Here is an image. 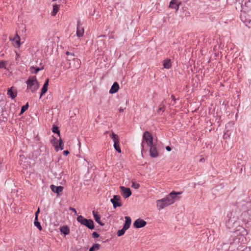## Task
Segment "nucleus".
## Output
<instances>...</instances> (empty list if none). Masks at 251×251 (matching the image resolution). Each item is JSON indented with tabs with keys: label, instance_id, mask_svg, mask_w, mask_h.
<instances>
[{
	"label": "nucleus",
	"instance_id": "a211bd4d",
	"mask_svg": "<svg viewBox=\"0 0 251 251\" xmlns=\"http://www.w3.org/2000/svg\"><path fill=\"white\" fill-rule=\"evenodd\" d=\"M163 66L165 68L169 69L172 67L171 61L170 59H166L163 61Z\"/></svg>",
	"mask_w": 251,
	"mask_h": 251
},
{
	"label": "nucleus",
	"instance_id": "37998d69",
	"mask_svg": "<svg viewBox=\"0 0 251 251\" xmlns=\"http://www.w3.org/2000/svg\"><path fill=\"white\" fill-rule=\"evenodd\" d=\"M39 208H38L37 211L35 213V216H36V215H38V214L39 213Z\"/></svg>",
	"mask_w": 251,
	"mask_h": 251
},
{
	"label": "nucleus",
	"instance_id": "58836bf2",
	"mask_svg": "<svg viewBox=\"0 0 251 251\" xmlns=\"http://www.w3.org/2000/svg\"><path fill=\"white\" fill-rule=\"evenodd\" d=\"M69 153V151H63V154H64V155H68Z\"/></svg>",
	"mask_w": 251,
	"mask_h": 251
},
{
	"label": "nucleus",
	"instance_id": "4468645a",
	"mask_svg": "<svg viewBox=\"0 0 251 251\" xmlns=\"http://www.w3.org/2000/svg\"><path fill=\"white\" fill-rule=\"evenodd\" d=\"M119 89V85L116 82H114L109 90V93L114 94L116 93Z\"/></svg>",
	"mask_w": 251,
	"mask_h": 251
},
{
	"label": "nucleus",
	"instance_id": "ddd939ff",
	"mask_svg": "<svg viewBox=\"0 0 251 251\" xmlns=\"http://www.w3.org/2000/svg\"><path fill=\"white\" fill-rule=\"evenodd\" d=\"M50 189L52 192L59 194L60 193L62 192L63 187L61 186H55L53 185H51Z\"/></svg>",
	"mask_w": 251,
	"mask_h": 251
},
{
	"label": "nucleus",
	"instance_id": "e433bc0d",
	"mask_svg": "<svg viewBox=\"0 0 251 251\" xmlns=\"http://www.w3.org/2000/svg\"><path fill=\"white\" fill-rule=\"evenodd\" d=\"M69 209H70V210H71V211H73V212H74V213H75V215H76V214H77V212H76V210H75L74 208H73V207H70L69 208Z\"/></svg>",
	"mask_w": 251,
	"mask_h": 251
},
{
	"label": "nucleus",
	"instance_id": "aec40b11",
	"mask_svg": "<svg viewBox=\"0 0 251 251\" xmlns=\"http://www.w3.org/2000/svg\"><path fill=\"white\" fill-rule=\"evenodd\" d=\"M12 89V88L8 89L7 91V95L13 99L17 96V92L16 91H13Z\"/></svg>",
	"mask_w": 251,
	"mask_h": 251
},
{
	"label": "nucleus",
	"instance_id": "f3484780",
	"mask_svg": "<svg viewBox=\"0 0 251 251\" xmlns=\"http://www.w3.org/2000/svg\"><path fill=\"white\" fill-rule=\"evenodd\" d=\"M125 219H126V222H125V224L123 227L124 228V229L127 230L130 227V224L131 223V220L130 218L128 216H126Z\"/></svg>",
	"mask_w": 251,
	"mask_h": 251
},
{
	"label": "nucleus",
	"instance_id": "6e6552de",
	"mask_svg": "<svg viewBox=\"0 0 251 251\" xmlns=\"http://www.w3.org/2000/svg\"><path fill=\"white\" fill-rule=\"evenodd\" d=\"M72 63H73V64H72L71 62L70 63L69 68L73 67L74 69H77L80 67L81 61L78 58H73L72 60Z\"/></svg>",
	"mask_w": 251,
	"mask_h": 251
},
{
	"label": "nucleus",
	"instance_id": "412c9836",
	"mask_svg": "<svg viewBox=\"0 0 251 251\" xmlns=\"http://www.w3.org/2000/svg\"><path fill=\"white\" fill-rule=\"evenodd\" d=\"M58 141L56 138L52 137V139L51 140V143L54 147L56 151H58Z\"/></svg>",
	"mask_w": 251,
	"mask_h": 251
},
{
	"label": "nucleus",
	"instance_id": "f8f14e48",
	"mask_svg": "<svg viewBox=\"0 0 251 251\" xmlns=\"http://www.w3.org/2000/svg\"><path fill=\"white\" fill-rule=\"evenodd\" d=\"M12 44L16 48H19L20 46V38L17 34L12 40Z\"/></svg>",
	"mask_w": 251,
	"mask_h": 251
},
{
	"label": "nucleus",
	"instance_id": "2eb2a0df",
	"mask_svg": "<svg viewBox=\"0 0 251 251\" xmlns=\"http://www.w3.org/2000/svg\"><path fill=\"white\" fill-rule=\"evenodd\" d=\"M93 215L95 220L100 225L103 226L104 224L101 222L100 219V217L98 214V212L95 211H93Z\"/></svg>",
	"mask_w": 251,
	"mask_h": 251
},
{
	"label": "nucleus",
	"instance_id": "ea45409f",
	"mask_svg": "<svg viewBox=\"0 0 251 251\" xmlns=\"http://www.w3.org/2000/svg\"><path fill=\"white\" fill-rule=\"evenodd\" d=\"M166 150H167V151H171V147H169V146H167V147H166Z\"/></svg>",
	"mask_w": 251,
	"mask_h": 251
},
{
	"label": "nucleus",
	"instance_id": "79ce46f5",
	"mask_svg": "<svg viewBox=\"0 0 251 251\" xmlns=\"http://www.w3.org/2000/svg\"><path fill=\"white\" fill-rule=\"evenodd\" d=\"M125 108H123L122 107H120V109H119V111L120 112H123L124 111V109Z\"/></svg>",
	"mask_w": 251,
	"mask_h": 251
},
{
	"label": "nucleus",
	"instance_id": "423d86ee",
	"mask_svg": "<svg viewBox=\"0 0 251 251\" xmlns=\"http://www.w3.org/2000/svg\"><path fill=\"white\" fill-rule=\"evenodd\" d=\"M147 224L146 221L141 219H137L133 223V226L135 228H141L145 226Z\"/></svg>",
	"mask_w": 251,
	"mask_h": 251
},
{
	"label": "nucleus",
	"instance_id": "393cba45",
	"mask_svg": "<svg viewBox=\"0 0 251 251\" xmlns=\"http://www.w3.org/2000/svg\"><path fill=\"white\" fill-rule=\"evenodd\" d=\"M100 249V245L98 244H94L90 249L89 251H96Z\"/></svg>",
	"mask_w": 251,
	"mask_h": 251
},
{
	"label": "nucleus",
	"instance_id": "39448f33",
	"mask_svg": "<svg viewBox=\"0 0 251 251\" xmlns=\"http://www.w3.org/2000/svg\"><path fill=\"white\" fill-rule=\"evenodd\" d=\"M111 202L113 205L114 208H116L118 206H121L122 204L121 201V197L118 195H114L113 198L110 200Z\"/></svg>",
	"mask_w": 251,
	"mask_h": 251
},
{
	"label": "nucleus",
	"instance_id": "4c0bfd02",
	"mask_svg": "<svg viewBox=\"0 0 251 251\" xmlns=\"http://www.w3.org/2000/svg\"><path fill=\"white\" fill-rule=\"evenodd\" d=\"M66 55H72L73 56H75V54L74 53H71L69 51H67L66 53Z\"/></svg>",
	"mask_w": 251,
	"mask_h": 251
},
{
	"label": "nucleus",
	"instance_id": "c9c22d12",
	"mask_svg": "<svg viewBox=\"0 0 251 251\" xmlns=\"http://www.w3.org/2000/svg\"><path fill=\"white\" fill-rule=\"evenodd\" d=\"M92 236L93 238H97L99 237V234L96 232H94L92 234Z\"/></svg>",
	"mask_w": 251,
	"mask_h": 251
},
{
	"label": "nucleus",
	"instance_id": "a19ab883",
	"mask_svg": "<svg viewBox=\"0 0 251 251\" xmlns=\"http://www.w3.org/2000/svg\"><path fill=\"white\" fill-rule=\"evenodd\" d=\"M242 230L241 231V232L243 233H246L247 234V232H246V230H245V229H244V228H242Z\"/></svg>",
	"mask_w": 251,
	"mask_h": 251
},
{
	"label": "nucleus",
	"instance_id": "49530a36",
	"mask_svg": "<svg viewBox=\"0 0 251 251\" xmlns=\"http://www.w3.org/2000/svg\"><path fill=\"white\" fill-rule=\"evenodd\" d=\"M171 97L173 100H176V99L175 98V97L174 96H172Z\"/></svg>",
	"mask_w": 251,
	"mask_h": 251
},
{
	"label": "nucleus",
	"instance_id": "f03ea898",
	"mask_svg": "<svg viewBox=\"0 0 251 251\" xmlns=\"http://www.w3.org/2000/svg\"><path fill=\"white\" fill-rule=\"evenodd\" d=\"M27 90L34 93L39 87L35 76H30L26 81Z\"/></svg>",
	"mask_w": 251,
	"mask_h": 251
},
{
	"label": "nucleus",
	"instance_id": "c756f323",
	"mask_svg": "<svg viewBox=\"0 0 251 251\" xmlns=\"http://www.w3.org/2000/svg\"><path fill=\"white\" fill-rule=\"evenodd\" d=\"M114 148L119 153L121 152L120 147L119 146V143L114 144Z\"/></svg>",
	"mask_w": 251,
	"mask_h": 251
},
{
	"label": "nucleus",
	"instance_id": "0eeeda50",
	"mask_svg": "<svg viewBox=\"0 0 251 251\" xmlns=\"http://www.w3.org/2000/svg\"><path fill=\"white\" fill-rule=\"evenodd\" d=\"M120 189L122 191V195L124 198H127L131 196V192L129 188L121 186Z\"/></svg>",
	"mask_w": 251,
	"mask_h": 251
},
{
	"label": "nucleus",
	"instance_id": "473e14b6",
	"mask_svg": "<svg viewBox=\"0 0 251 251\" xmlns=\"http://www.w3.org/2000/svg\"><path fill=\"white\" fill-rule=\"evenodd\" d=\"M234 223L233 221L231 219H229L228 221V222L226 223V226L229 228H232L233 227L232 226H231V224Z\"/></svg>",
	"mask_w": 251,
	"mask_h": 251
},
{
	"label": "nucleus",
	"instance_id": "a878e982",
	"mask_svg": "<svg viewBox=\"0 0 251 251\" xmlns=\"http://www.w3.org/2000/svg\"><path fill=\"white\" fill-rule=\"evenodd\" d=\"M165 108V106L163 103H161L158 107L157 112L160 113V112H164Z\"/></svg>",
	"mask_w": 251,
	"mask_h": 251
},
{
	"label": "nucleus",
	"instance_id": "6ab92c4d",
	"mask_svg": "<svg viewBox=\"0 0 251 251\" xmlns=\"http://www.w3.org/2000/svg\"><path fill=\"white\" fill-rule=\"evenodd\" d=\"M60 232L65 235L68 234L70 233V229L67 226H63L60 228Z\"/></svg>",
	"mask_w": 251,
	"mask_h": 251
},
{
	"label": "nucleus",
	"instance_id": "c03bdc74",
	"mask_svg": "<svg viewBox=\"0 0 251 251\" xmlns=\"http://www.w3.org/2000/svg\"><path fill=\"white\" fill-rule=\"evenodd\" d=\"M38 221V216L36 215V216H35V221Z\"/></svg>",
	"mask_w": 251,
	"mask_h": 251
},
{
	"label": "nucleus",
	"instance_id": "dca6fc26",
	"mask_svg": "<svg viewBox=\"0 0 251 251\" xmlns=\"http://www.w3.org/2000/svg\"><path fill=\"white\" fill-rule=\"evenodd\" d=\"M49 85V79H47L44 84L43 87L41 89V93L40 95V98L45 94L48 91V87Z\"/></svg>",
	"mask_w": 251,
	"mask_h": 251
},
{
	"label": "nucleus",
	"instance_id": "7c9ffc66",
	"mask_svg": "<svg viewBox=\"0 0 251 251\" xmlns=\"http://www.w3.org/2000/svg\"><path fill=\"white\" fill-rule=\"evenodd\" d=\"M58 149L59 148L61 150H62L64 148V143L63 142L62 140L60 138L59 139V143L58 145Z\"/></svg>",
	"mask_w": 251,
	"mask_h": 251
},
{
	"label": "nucleus",
	"instance_id": "c85d7f7f",
	"mask_svg": "<svg viewBox=\"0 0 251 251\" xmlns=\"http://www.w3.org/2000/svg\"><path fill=\"white\" fill-rule=\"evenodd\" d=\"M52 131L53 133L58 134V136H60V131L57 126H53L52 128Z\"/></svg>",
	"mask_w": 251,
	"mask_h": 251
},
{
	"label": "nucleus",
	"instance_id": "f257e3e1",
	"mask_svg": "<svg viewBox=\"0 0 251 251\" xmlns=\"http://www.w3.org/2000/svg\"><path fill=\"white\" fill-rule=\"evenodd\" d=\"M180 193L171 192L165 198L156 201V208L157 210H161L175 202V198Z\"/></svg>",
	"mask_w": 251,
	"mask_h": 251
},
{
	"label": "nucleus",
	"instance_id": "9b49d317",
	"mask_svg": "<svg viewBox=\"0 0 251 251\" xmlns=\"http://www.w3.org/2000/svg\"><path fill=\"white\" fill-rule=\"evenodd\" d=\"M84 33V29L80 25V23L78 22L77 26V30H76V35L78 37H82Z\"/></svg>",
	"mask_w": 251,
	"mask_h": 251
},
{
	"label": "nucleus",
	"instance_id": "f704fd0d",
	"mask_svg": "<svg viewBox=\"0 0 251 251\" xmlns=\"http://www.w3.org/2000/svg\"><path fill=\"white\" fill-rule=\"evenodd\" d=\"M132 187L135 189H138L140 187V184L137 183L133 182Z\"/></svg>",
	"mask_w": 251,
	"mask_h": 251
},
{
	"label": "nucleus",
	"instance_id": "5701e85b",
	"mask_svg": "<svg viewBox=\"0 0 251 251\" xmlns=\"http://www.w3.org/2000/svg\"><path fill=\"white\" fill-rule=\"evenodd\" d=\"M43 67L41 68L34 67L32 66L30 68V71L32 74H37L39 71L43 69Z\"/></svg>",
	"mask_w": 251,
	"mask_h": 251
},
{
	"label": "nucleus",
	"instance_id": "7ed1b4c3",
	"mask_svg": "<svg viewBox=\"0 0 251 251\" xmlns=\"http://www.w3.org/2000/svg\"><path fill=\"white\" fill-rule=\"evenodd\" d=\"M77 221L82 225L87 226L88 228L93 229L94 228V225L93 220L84 218L82 215H79L77 218Z\"/></svg>",
	"mask_w": 251,
	"mask_h": 251
},
{
	"label": "nucleus",
	"instance_id": "20e7f679",
	"mask_svg": "<svg viewBox=\"0 0 251 251\" xmlns=\"http://www.w3.org/2000/svg\"><path fill=\"white\" fill-rule=\"evenodd\" d=\"M146 142L148 147L153 145V138L152 135L149 131H145L143 136L142 146Z\"/></svg>",
	"mask_w": 251,
	"mask_h": 251
},
{
	"label": "nucleus",
	"instance_id": "1a4fd4ad",
	"mask_svg": "<svg viewBox=\"0 0 251 251\" xmlns=\"http://www.w3.org/2000/svg\"><path fill=\"white\" fill-rule=\"evenodd\" d=\"M150 155L152 157H156L158 155V152L156 149V146L154 144L149 146Z\"/></svg>",
	"mask_w": 251,
	"mask_h": 251
},
{
	"label": "nucleus",
	"instance_id": "bb28decb",
	"mask_svg": "<svg viewBox=\"0 0 251 251\" xmlns=\"http://www.w3.org/2000/svg\"><path fill=\"white\" fill-rule=\"evenodd\" d=\"M28 104L27 103L25 105H24L22 107L21 112L20 114H22L24 113L28 108Z\"/></svg>",
	"mask_w": 251,
	"mask_h": 251
},
{
	"label": "nucleus",
	"instance_id": "72a5a7b5",
	"mask_svg": "<svg viewBox=\"0 0 251 251\" xmlns=\"http://www.w3.org/2000/svg\"><path fill=\"white\" fill-rule=\"evenodd\" d=\"M6 63L3 60L0 61V68H6Z\"/></svg>",
	"mask_w": 251,
	"mask_h": 251
},
{
	"label": "nucleus",
	"instance_id": "cd10ccee",
	"mask_svg": "<svg viewBox=\"0 0 251 251\" xmlns=\"http://www.w3.org/2000/svg\"><path fill=\"white\" fill-rule=\"evenodd\" d=\"M126 230V229H124V228L123 227L122 229L119 230L117 231V234L118 236H121L125 234Z\"/></svg>",
	"mask_w": 251,
	"mask_h": 251
},
{
	"label": "nucleus",
	"instance_id": "b1692460",
	"mask_svg": "<svg viewBox=\"0 0 251 251\" xmlns=\"http://www.w3.org/2000/svg\"><path fill=\"white\" fill-rule=\"evenodd\" d=\"M59 9V5L57 4L54 5L53 6V11L51 12V15L54 16Z\"/></svg>",
	"mask_w": 251,
	"mask_h": 251
},
{
	"label": "nucleus",
	"instance_id": "2f4dec72",
	"mask_svg": "<svg viewBox=\"0 0 251 251\" xmlns=\"http://www.w3.org/2000/svg\"><path fill=\"white\" fill-rule=\"evenodd\" d=\"M34 224L35 226H36L39 229V230H42V227L38 221H34Z\"/></svg>",
	"mask_w": 251,
	"mask_h": 251
},
{
	"label": "nucleus",
	"instance_id": "a18cd8bd",
	"mask_svg": "<svg viewBox=\"0 0 251 251\" xmlns=\"http://www.w3.org/2000/svg\"><path fill=\"white\" fill-rule=\"evenodd\" d=\"M241 237H242V242H243V241H244V239L246 240V238H245L244 236H242Z\"/></svg>",
	"mask_w": 251,
	"mask_h": 251
},
{
	"label": "nucleus",
	"instance_id": "4be33fe9",
	"mask_svg": "<svg viewBox=\"0 0 251 251\" xmlns=\"http://www.w3.org/2000/svg\"><path fill=\"white\" fill-rule=\"evenodd\" d=\"M110 137L113 139L114 144L119 143L118 135L112 132L110 135Z\"/></svg>",
	"mask_w": 251,
	"mask_h": 251
},
{
	"label": "nucleus",
	"instance_id": "9d476101",
	"mask_svg": "<svg viewBox=\"0 0 251 251\" xmlns=\"http://www.w3.org/2000/svg\"><path fill=\"white\" fill-rule=\"evenodd\" d=\"M181 2L179 0H172L170 3L169 7L172 9H175L176 11L179 8V6Z\"/></svg>",
	"mask_w": 251,
	"mask_h": 251
}]
</instances>
